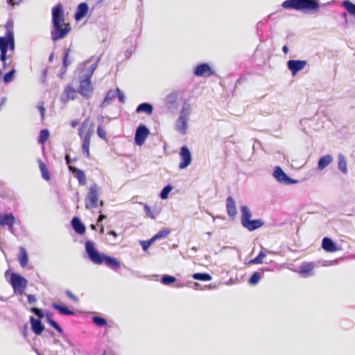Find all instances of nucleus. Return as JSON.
Here are the masks:
<instances>
[{
  "mask_svg": "<svg viewBox=\"0 0 355 355\" xmlns=\"http://www.w3.org/2000/svg\"><path fill=\"white\" fill-rule=\"evenodd\" d=\"M51 24V37L53 42L64 38L71 31L70 24H64V11L60 3L52 8Z\"/></svg>",
  "mask_w": 355,
  "mask_h": 355,
  "instance_id": "nucleus-1",
  "label": "nucleus"
},
{
  "mask_svg": "<svg viewBox=\"0 0 355 355\" xmlns=\"http://www.w3.org/2000/svg\"><path fill=\"white\" fill-rule=\"evenodd\" d=\"M85 252L89 259L94 264L101 265L104 263L108 268L115 271L120 268L121 263L117 259L100 252L92 241L85 242Z\"/></svg>",
  "mask_w": 355,
  "mask_h": 355,
  "instance_id": "nucleus-2",
  "label": "nucleus"
},
{
  "mask_svg": "<svg viewBox=\"0 0 355 355\" xmlns=\"http://www.w3.org/2000/svg\"><path fill=\"white\" fill-rule=\"evenodd\" d=\"M290 8L304 12H313L319 8L317 0H290Z\"/></svg>",
  "mask_w": 355,
  "mask_h": 355,
  "instance_id": "nucleus-3",
  "label": "nucleus"
},
{
  "mask_svg": "<svg viewBox=\"0 0 355 355\" xmlns=\"http://www.w3.org/2000/svg\"><path fill=\"white\" fill-rule=\"evenodd\" d=\"M9 283L13 288L14 293L17 295H21L28 285L27 279L15 272L10 275Z\"/></svg>",
  "mask_w": 355,
  "mask_h": 355,
  "instance_id": "nucleus-4",
  "label": "nucleus"
},
{
  "mask_svg": "<svg viewBox=\"0 0 355 355\" xmlns=\"http://www.w3.org/2000/svg\"><path fill=\"white\" fill-rule=\"evenodd\" d=\"M91 80V78L83 75H80L78 77L79 86L77 90L78 92L85 99H89L94 93V87Z\"/></svg>",
  "mask_w": 355,
  "mask_h": 355,
  "instance_id": "nucleus-5",
  "label": "nucleus"
},
{
  "mask_svg": "<svg viewBox=\"0 0 355 355\" xmlns=\"http://www.w3.org/2000/svg\"><path fill=\"white\" fill-rule=\"evenodd\" d=\"M100 188L96 184H92L88 189L85 198V207L87 209H94L98 206Z\"/></svg>",
  "mask_w": 355,
  "mask_h": 355,
  "instance_id": "nucleus-6",
  "label": "nucleus"
},
{
  "mask_svg": "<svg viewBox=\"0 0 355 355\" xmlns=\"http://www.w3.org/2000/svg\"><path fill=\"white\" fill-rule=\"evenodd\" d=\"M150 134V131L145 125H139L135 131V143L137 146H141Z\"/></svg>",
  "mask_w": 355,
  "mask_h": 355,
  "instance_id": "nucleus-7",
  "label": "nucleus"
},
{
  "mask_svg": "<svg viewBox=\"0 0 355 355\" xmlns=\"http://www.w3.org/2000/svg\"><path fill=\"white\" fill-rule=\"evenodd\" d=\"M180 157L181 162L179 164L180 169L186 168L191 163V153L187 146L181 147L180 151Z\"/></svg>",
  "mask_w": 355,
  "mask_h": 355,
  "instance_id": "nucleus-8",
  "label": "nucleus"
},
{
  "mask_svg": "<svg viewBox=\"0 0 355 355\" xmlns=\"http://www.w3.org/2000/svg\"><path fill=\"white\" fill-rule=\"evenodd\" d=\"M193 73L198 77L204 76L210 77L214 75V71L208 64L201 63L193 69Z\"/></svg>",
  "mask_w": 355,
  "mask_h": 355,
  "instance_id": "nucleus-9",
  "label": "nucleus"
},
{
  "mask_svg": "<svg viewBox=\"0 0 355 355\" xmlns=\"http://www.w3.org/2000/svg\"><path fill=\"white\" fill-rule=\"evenodd\" d=\"M272 176L279 183L286 185L288 184V175L280 166H276L274 168Z\"/></svg>",
  "mask_w": 355,
  "mask_h": 355,
  "instance_id": "nucleus-10",
  "label": "nucleus"
},
{
  "mask_svg": "<svg viewBox=\"0 0 355 355\" xmlns=\"http://www.w3.org/2000/svg\"><path fill=\"white\" fill-rule=\"evenodd\" d=\"M77 92L78 90L75 89L71 85H67L60 98L62 102L67 103L70 100H74L76 98Z\"/></svg>",
  "mask_w": 355,
  "mask_h": 355,
  "instance_id": "nucleus-11",
  "label": "nucleus"
},
{
  "mask_svg": "<svg viewBox=\"0 0 355 355\" xmlns=\"http://www.w3.org/2000/svg\"><path fill=\"white\" fill-rule=\"evenodd\" d=\"M315 268L314 263L313 262H304L299 268V273L305 277H310L313 275V271Z\"/></svg>",
  "mask_w": 355,
  "mask_h": 355,
  "instance_id": "nucleus-12",
  "label": "nucleus"
},
{
  "mask_svg": "<svg viewBox=\"0 0 355 355\" xmlns=\"http://www.w3.org/2000/svg\"><path fill=\"white\" fill-rule=\"evenodd\" d=\"M68 168L69 171L78 180L80 185H85L86 184V176L83 171L71 165H69Z\"/></svg>",
  "mask_w": 355,
  "mask_h": 355,
  "instance_id": "nucleus-13",
  "label": "nucleus"
},
{
  "mask_svg": "<svg viewBox=\"0 0 355 355\" xmlns=\"http://www.w3.org/2000/svg\"><path fill=\"white\" fill-rule=\"evenodd\" d=\"M307 62L305 60H290V71L293 76H295L297 71L303 69Z\"/></svg>",
  "mask_w": 355,
  "mask_h": 355,
  "instance_id": "nucleus-14",
  "label": "nucleus"
},
{
  "mask_svg": "<svg viewBox=\"0 0 355 355\" xmlns=\"http://www.w3.org/2000/svg\"><path fill=\"white\" fill-rule=\"evenodd\" d=\"M30 322L31 329L36 335H40L44 330V325L42 323L40 319H35L33 316H31Z\"/></svg>",
  "mask_w": 355,
  "mask_h": 355,
  "instance_id": "nucleus-15",
  "label": "nucleus"
},
{
  "mask_svg": "<svg viewBox=\"0 0 355 355\" xmlns=\"http://www.w3.org/2000/svg\"><path fill=\"white\" fill-rule=\"evenodd\" d=\"M226 210L227 215L230 217L234 218L237 214V211L235 201L232 196L227 197L226 200Z\"/></svg>",
  "mask_w": 355,
  "mask_h": 355,
  "instance_id": "nucleus-16",
  "label": "nucleus"
},
{
  "mask_svg": "<svg viewBox=\"0 0 355 355\" xmlns=\"http://www.w3.org/2000/svg\"><path fill=\"white\" fill-rule=\"evenodd\" d=\"M119 92V88H116L115 90H113V89L109 90L107 92L106 96H105L103 101L101 104L100 107L101 108H103V107L110 105L112 103V102L113 101V100L116 97V94Z\"/></svg>",
  "mask_w": 355,
  "mask_h": 355,
  "instance_id": "nucleus-17",
  "label": "nucleus"
},
{
  "mask_svg": "<svg viewBox=\"0 0 355 355\" xmlns=\"http://www.w3.org/2000/svg\"><path fill=\"white\" fill-rule=\"evenodd\" d=\"M263 225L264 222L261 219H250L243 227L252 232L261 227Z\"/></svg>",
  "mask_w": 355,
  "mask_h": 355,
  "instance_id": "nucleus-18",
  "label": "nucleus"
},
{
  "mask_svg": "<svg viewBox=\"0 0 355 355\" xmlns=\"http://www.w3.org/2000/svg\"><path fill=\"white\" fill-rule=\"evenodd\" d=\"M71 223L73 229L77 234H83L85 232V226L78 217L74 216Z\"/></svg>",
  "mask_w": 355,
  "mask_h": 355,
  "instance_id": "nucleus-19",
  "label": "nucleus"
},
{
  "mask_svg": "<svg viewBox=\"0 0 355 355\" xmlns=\"http://www.w3.org/2000/svg\"><path fill=\"white\" fill-rule=\"evenodd\" d=\"M88 5L85 2L80 3L76 9V12L74 15V18L76 21L82 19L88 12Z\"/></svg>",
  "mask_w": 355,
  "mask_h": 355,
  "instance_id": "nucleus-20",
  "label": "nucleus"
},
{
  "mask_svg": "<svg viewBox=\"0 0 355 355\" xmlns=\"http://www.w3.org/2000/svg\"><path fill=\"white\" fill-rule=\"evenodd\" d=\"M322 247L325 251L329 252H334L338 250L336 245L328 237H324L322 239Z\"/></svg>",
  "mask_w": 355,
  "mask_h": 355,
  "instance_id": "nucleus-21",
  "label": "nucleus"
},
{
  "mask_svg": "<svg viewBox=\"0 0 355 355\" xmlns=\"http://www.w3.org/2000/svg\"><path fill=\"white\" fill-rule=\"evenodd\" d=\"M191 113V106L188 100H184L182 107L180 113L179 117L189 120L190 114Z\"/></svg>",
  "mask_w": 355,
  "mask_h": 355,
  "instance_id": "nucleus-22",
  "label": "nucleus"
},
{
  "mask_svg": "<svg viewBox=\"0 0 355 355\" xmlns=\"http://www.w3.org/2000/svg\"><path fill=\"white\" fill-rule=\"evenodd\" d=\"M12 34L13 33L11 31H6L4 37H0V51H8V44L10 42Z\"/></svg>",
  "mask_w": 355,
  "mask_h": 355,
  "instance_id": "nucleus-23",
  "label": "nucleus"
},
{
  "mask_svg": "<svg viewBox=\"0 0 355 355\" xmlns=\"http://www.w3.org/2000/svg\"><path fill=\"white\" fill-rule=\"evenodd\" d=\"M259 270H261V272L257 271L254 272L251 277H250L248 280V283L250 285H256L259 283L261 278L263 276V272L269 270L268 268H260Z\"/></svg>",
  "mask_w": 355,
  "mask_h": 355,
  "instance_id": "nucleus-24",
  "label": "nucleus"
},
{
  "mask_svg": "<svg viewBox=\"0 0 355 355\" xmlns=\"http://www.w3.org/2000/svg\"><path fill=\"white\" fill-rule=\"evenodd\" d=\"M188 121L182 117H178L175 122V129L182 134H185L188 128Z\"/></svg>",
  "mask_w": 355,
  "mask_h": 355,
  "instance_id": "nucleus-25",
  "label": "nucleus"
},
{
  "mask_svg": "<svg viewBox=\"0 0 355 355\" xmlns=\"http://www.w3.org/2000/svg\"><path fill=\"white\" fill-rule=\"evenodd\" d=\"M91 133L88 131L84 136L83 141L82 144V150L84 155L87 157H89V144H90Z\"/></svg>",
  "mask_w": 355,
  "mask_h": 355,
  "instance_id": "nucleus-26",
  "label": "nucleus"
},
{
  "mask_svg": "<svg viewBox=\"0 0 355 355\" xmlns=\"http://www.w3.org/2000/svg\"><path fill=\"white\" fill-rule=\"evenodd\" d=\"M241 225H243L245 223H247L252 216V213L249 207L246 205H243L241 207Z\"/></svg>",
  "mask_w": 355,
  "mask_h": 355,
  "instance_id": "nucleus-27",
  "label": "nucleus"
},
{
  "mask_svg": "<svg viewBox=\"0 0 355 355\" xmlns=\"http://www.w3.org/2000/svg\"><path fill=\"white\" fill-rule=\"evenodd\" d=\"M153 111V105L149 103H142L139 104L135 112L137 113H146L147 114H151Z\"/></svg>",
  "mask_w": 355,
  "mask_h": 355,
  "instance_id": "nucleus-28",
  "label": "nucleus"
},
{
  "mask_svg": "<svg viewBox=\"0 0 355 355\" xmlns=\"http://www.w3.org/2000/svg\"><path fill=\"white\" fill-rule=\"evenodd\" d=\"M52 307L54 309L58 311L61 315H75V313L73 311L69 310L68 308H67L66 306H64L63 305H61V304H59L57 303H53Z\"/></svg>",
  "mask_w": 355,
  "mask_h": 355,
  "instance_id": "nucleus-29",
  "label": "nucleus"
},
{
  "mask_svg": "<svg viewBox=\"0 0 355 355\" xmlns=\"http://www.w3.org/2000/svg\"><path fill=\"white\" fill-rule=\"evenodd\" d=\"M333 161V157L331 155H327L322 157L318 162V169L319 171L323 170Z\"/></svg>",
  "mask_w": 355,
  "mask_h": 355,
  "instance_id": "nucleus-30",
  "label": "nucleus"
},
{
  "mask_svg": "<svg viewBox=\"0 0 355 355\" xmlns=\"http://www.w3.org/2000/svg\"><path fill=\"white\" fill-rule=\"evenodd\" d=\"M101 60V58L98 57L96 60V61L93 63L89 67L83 69L82 71V75L91 78L92 77L94 72L96 69V67L98 66V64Z\"/></svg>",
  "mask_w": 355,
  "mask_h": 355,
  "instance_id": "nucleus-31",
  "label": "nucleus"
},
{
  "mask_svg": "<svg viewBox=\"0 0 355 355\" xmlns=\"http://www.w3.org/2000/svg\"><path fill=\"white\" fill-rule=\"evenodd\" d=\"M342 6L345 8L350 15L355 17V4L349 1H344L342 3Z\"/></svg>",
  "mask_w": 355,
  "mask_h": 355,
  "instance_id": "nucleus-32",
  "label": "nucleus"
},
{
  "mask_svg": "<svg viewBox=\"0 0 355 355\" xmlns=\"http://www.w3.org/2000/svg\"><path fill=\"white\" fill-rule=\"evenodd\" d=\"M177 99V94L175 92H171L166 96L165 103L168 107H170L176 103Z\"/></svg>",
  "mask_w": 355,
  "mask_h": 355,
  "instance_id": "nucleus-33",
  "label": "nucleus"
},
{
  "mask_svg": "<svg viewBox=\"0 0 355 355\" xmlns=\"http://www.w3.org/2000/svg\"><path fill=\"white\" fill-rule=\"evenodd\" d=\"M192 277L198 281H210L211 280L212 277L208 273H200V272H196L192 275Z\"/></svg>",
  "mask_w": 355,
  "mask_h": 355,
  "instance_id": "nucleus-34",
  "label": "nucleus"
},
{
  "mask_svg": "<svg viewBox=\"0 0 355 355\" xmlns=\"http://www.w3.org/2000/svg\"><path fill=\"white\" fill-rule=\"evenodd\" d=\"M160 282L164 285L170 286L176 282V278L169 275H164L161 277Z\"/></svg>",
  "mask_w": 355,
  "mask_h": 355,
  "instance_id": "nucleus-35",
  "label": "nucleus"
},
{
  "mask_svg": "<svg viewBox=\"0 0 355 355\" xmlns=\"http://www.w3.org/2000/svg\"><path fill=\"white\" fill-rule=\"evenodd\" d=\"M93 323L98 327H103L107 325V320L100 316H93L92 318Z\"/></svg>",
  "mask_w": 355,
  "mask_h": 355,
  "instance_id": "nucleus-36",
  "label": "nucleus"
},
{
  "mask_svg": "<svg viewBox=\"0 0 355 355\" xmlns=\"http://www.w3.org/2000/svg\"><path fill=\"white\" fill-rule=\"evenodd\" d=\"M21 256L19 258V261L21 267H25L28 263V255L26 250L24 248H20Z\"/></svg>",
  "mask_w": 355,
  "mask_h": 355,
  "instance_id": "nucleus-37",
  "label": "nucleus"
},
{
  "mask_svg": "<svg viewBox=\"0 0 355 355\" xmlns=\"http://www.w3.org/2000/svg\"><path fill=\"white\" fill-rule=\"evenodd\" d=\"M144 211L146 216L152 219L155 218L156 216L158 215V211H157L156 209H151V208L147 205H144Z\"/></svg>",
  "mask_w": 355,
  "mask_h": 355,
  "instance_id": "nucleus-38",
  "label": "nucleus"
},
{
  "mask_svg": "<svg viewBox=\"0 0 355 355\" xmlns=\"http://www.w3.org/2000/svg\"><path fill=\"white\" fill-rule=\"evenodd\" d=\"M39 166L42 178L46 180H49L50 179V174L45 164L43 163L42 161H40Z\"/></svg>",
  "mask_w": 355,
  "mask_h": 355,
  "instance_id": "nucleus-39",
  "label": "nucleus"
},
{
  "mask_svg": "<svg viewBox=\"0 0 355 355\" xmlns=\"http://www.w3.org/2000/svg\"><path fill=\"white\" fill-rule=\"evenodd\" d=\"M266 257V254L264 252L261 251L259 254L254 259L249 261L248 264H260L263 263V259Z\"/></svg>",
  "mask_w": 355,
  "mask_h": 355,
  "instance_id": "nucleus-40",
  "label": "nucleus"
},
{
  "mask_svg": "<svg viewBox=\"0 0 355 355\" xmlns=\"http://www.w3.org/2000/svg\"><path fill=\"white\" fill-rule=\"evenodd\" d=\"M49 137V132L47 129H43L40 132L37 141L40 144H44Z\"/></svg>",
  "mask_w": 355,
  "mask_h": 355,
  "instance_id": "nucleus-41",
  "label": "nucleus"
},
{
  "mask_svg": "<svg viewBox=\"0 0 355 355\" xmlns=\"http://www.w3.org/2000/svg\"><path fill=\"white\" fill-rule=\"evenodd\" d=\"M170 230L167 228H164L160 230L156 234H155L153 238L156 241L162 238L166 237L169 233Z\"/></svg>",
  "mask_w": 355,
  "mask_h": 355,
  "instance_id": "nucleus-42",
  "label": "nucleus"
},
{
  "mask_svg": "<svg viewBox=\"0 0 355 355\" xmlns=\"http://www.w3.org/2000/svg\"><path fill=\"white\" fill-rule=\"evenodd\" d=\"M172 189L173 187L171 184H167L166 186H165L159 193L160 198L162 200L166 199Z\"/></svg>",
  "mask_w": 355,
  "mask_h": 355,
  "instance_id": "nucleus-43",
  "label": "nucleus"
},
{
  "mask_svg": "<svg viewBox=\"0 0 355 355\" xmlns=\"http://www.w3.org/2000/svg\"><path fill=\"white\" fill-rule=\"evenodd\" d=\"M15 73H16V71L14 69H12L10 71L6 73L3 77V80L4 83H10V82H12V80L14 79V76H15Z\"/></svg>",
  "mask_w": 355,
  "mask_h": 355,
  "instance_id": "nucleus-44",
  "label": "nucleus"
},
{
  "mask_svg": "<svg viewBox=\"0 0 355 355\" xmlns=\"http://www.w3.org/2000/svg\"><path fill=\"white\" fill-rule=\"evenodd\" d=\"M338 167L339 169L344 173H347V162L343 156L339 157Z\"/></svg>",
  "mask_w": 355,
  "mask_h": 355,
  "instance_id": "nucleus-45",
  "label": "nucleus"
},
{
  "mask_svg": "<svg viewBox=\"0 0 355 355\" xmlns=\"http://www.w3.org/2000/svg\"><path fill=\"white\" fill-rule=\"evenodd\" d=\"M275 13H271L270 15L267 16L263 20H261L257 23V31L259 35H261V28L262 27V26H263L268 21V19L270 18Z\"/></svg>",
  "mask_w": 355,
  "mask_h": 355,
  "instance_id": "nucleus-46",
  "label": "nucleus"
},
{
  "mask_svg": "<svg viewBox=\"0 0 355 355\" xmlns=\"http://www.w3.org/2000/svg\"><path fill=\"white\" fill-rule=\"evenodd\" d=\"M155 240L152 237L150 239L147 241H140V244L144 251H146L150 245L155 242Z\"/></svg>",
  "mask_w": 355,
  "mask_h": 355,
  "instance_id": "nucleus-47",
  "label": "nucleus"
},
{
  "mask_svg": "<svg viewBox=\"0 0 355 355\" xmlns=\"http://www.w3.org/2000/svg\"><path fill=\"white\" fill-rule=\"evenodd\" d=\"M70 49H66L64 53V56L62 58V66H64V67H67L70 64L71 62L68 60V57L69 55Z\"/></svg>",
  "mask_w": 355,
  "mask_h": 355,
  "instance_id": "nucleus-48",
  "label": "nucleus"
},
{
  "mask_svg": "<svg viewBox=\"0 0 355 355\" xmlns=\"http://www.w3.org/2000/svg\"><path fill=\"white\" fill-rule=\"evenodd\" d=\"M31 311L36 316L38 317V319L42 318L44 317V313L43 311L39 308L37 307H33L31 309Z\"/></svg>",
  "mask_w": 355,
  "mask_h": 355,
  "instance_id": "nucleus-49",
  "label": "nucleus"
},
{
  "mask_svg": "<svg viewBox=\"0 0 355 355\" xmlns=\"http://www.w3.org/2000/svg\"><path fill=\"white\" fill-rule=\"evenodd\" d=\"M48 323L60 334L63 333L62 329L53 319L51 320L50 322H48Z\"/></svg>",
  "mask_w": 355,
  "mask_h": 355,
  "instance_id": "nucleus-50",
  "label": "nucleus"
},
{
  "mask_svg": "<svg viewBox=\"0 0 355 355\" xmlns=\"http://www.w3.org/2000/svg\"><path fill=\"white\" fill-rule=\"evenodd\" d=\"M136 49L135 45H131L128 49L125 51L124 55L125 58L128 59L132 55V54L135 52Z\"/></svg>",
  "mask_w": 355,
  "mask_h": 355,
  "instance_id": "nucleus-51",
  "label": "nucleus"
},
{
  "mask_svg": "<svg viewBox=\"0 0 355 355\" xmlns=\"http://www.w3.org/2000/svg\"><path fill=\"white\" fill-rule=\"evenodd\" d=\"M97 135L99 137H101L103 139H106V133L102 129L101 126L99 125L97 128Z\"/></svg>",
  "mask_w": 355,
  "mask_h": 355,
  "instance_id": "nucleus-52",
  "label": "nucleus"
},
{
  "mask_svg": "<svg viewBox=\"0 0 355 355\" xmlns=\"http://www.w3.org/2000/svg\"><path fill=\"white\" fill-rule=\"evenodd\" d=\"M28 300V302L31 304H33L37 302V298L34 295L26 294Z\"/></svg>",
  "mask_w": 355,
  "mask_h": 355,
  "instance_id": "nucleus-53",
  "label": "nucleus"
},
{
  "mask_svg": "<svg viewBox=\"0 0 355 355\" xmlns=\"http://www.w3.org/2000/svg\"><path fill=\"white\" fill-rule=\"evenodd\" d=\"M28 331H29V329H28V324H25L23 326V327H22V330H21V333H22L23 337H24L25 339H27V338H28Z\"/></svg>",
  "mask_w": 355,
  "mask_h": 355,
  "instance_id": "nucleus-54",
  "label": "nucleus"
},
{
  "mask_svg": "<svg viewBox=\"0 0 355 355\" xmlns=\"http://www.w3.org/2000/svg\"><path fill=\"white\" fill-rule=\"evenodd\" d=\"M5 27L6 28V31H11L13 33V21L12 20H8L6 22Z\"/></svg>",
  "mask_w": 355,
  "mask_h": 355,
  "instance_id": "nucleus-55",
  "label": "nucleus"
},
{
  "mask_svg": "<svg viewBox=\"0 0 355 355\" xmlns=\"http://www.w3.org/2000/svg\"><path fill=\"white\" fill-rule=\"evenodd\" d=\"M65 293L73 301H74V302L78 301V298L75 295H73L70 291L67 290L65 291Z\"/></svg>",
  "mask_w": 355,
  "mask_h": 355,
  "instance_id": "nucleus-56",
  "label": "nucleus"
},
{
  "mask_svg": "<svg viewBox=\"0 0 355 355\" xmlns=\"http://www.w3.org/2000/svg\"><path fill=\"white\" fill-rule=\"evenodd\" d=\"M116 96L118 97L119 101L120 103H125V95H124V94H123V92L122 91H121L119 89V92L117 93Z\"/></svg>",
  "mask_w": 355,
  "mask_h": 355,
  "instance_id": "nucleus-57",
  "label": "nucleus"
},
{
  "mask_svg": "<svg viewBox=\"0 0 355 355\" xmlns=\"http://www.w3.org/2000/svg\"><path fill=\"white\" fill-rule=\"evenodd\" d=\"M8 49L13 52L15 51V38H14V33L12 34V36L11 37L10 42L8 44Z\"/></svg>",
  "mask_w": 355,
  "mask_h": 355,
  "instance_id": "nucleus-58",
  "label": "nucleus"
},
{
  "mask_svg": "<svg viewBox=\"0 0 355 355\" xmlns=\"http://www.w3.org/2000/svg\"><path fill=\"white\" fill-rule=\"evenodd\" d=\"M46 75H47V69L46 68V69L42 70V75H41V77H40V81L42 83H45Z\"/></svg>",
  "mask_w": 355,
  "mask_h": 355,
  "instance_id": "nucleus-59",
  "label": "nucleus"
},
{
  "mask_svg": "<svg viewBox=\"0 0 355 355\" xmlns=\"http://www.w3.org/2000/svg\"><path fill=\"white\" fill-rule=\"evenodd\" d=\"M85 123L86 121H85L78 129V135L81 138H84L85 136L83 129L85 128Z\"/></svg>",
  "mask_w": 355,
  "mask_h": 355,
  "instance_id": "nucleus-60",
  "label": "nucleus"
},
{
  "mask_svg": "<svg viewBox=\"0 0 355 355\" xmlns=\"http://www.w3.org/2000/svg\"><path fill=\"white\" fill-rule=\"evenodd\" d=\"M191 283V282H187V283H183V282H177L175 284V287L176 288H182L184 286H189V284Z\"/></svg>",
  "mask_w": 355,
  "mask_h": 355,
  "instance_id": "nucleus-61",
  "label": "nucleus"
},
{
  "mask_svg": "<svg viewBox=\"0 0 355 355\" xmlns=\"http://www.w3.org/2000/svg\"><path fill=\"white\" fill-rule=\"evenodd\" d=\"M67 68V67H64V66H62L60 68L58 77H60L61 79L63 78L64 74L66 73Z\"/></svg>",
  "mask_w": 355,
  "mask_h": 355,
  "instance_id": "nucleus-62",
  "label": "nucleus"
},
{
  "mask_svg": "<svg viewBox=\"0 0 355 355\" xmlns=\"http://www.w3.org/2000/svg\"><path fill=\"white\" fill-rule=\"evenodd\" d=\"M0 52H1V53H0V60H1V62L6 61V60H7V52L8 51H0Z\"/></svg>",
  "mask_w": 355,
  "mask_h": 355,
  "instance_id": "nucleus-63",
  "label": "nucleus"
},
{
  "mask_svg": "<svg viewBox=\"0 0 355 355\" xmlns=\"http://www.w3.org/2000/svg\"><path fill=\"white\" fill-rule=\"evenodd\" d=\"M107 352L103 351V352H93L90 355H107Z\"/></svg>",
  "mask_w": 355,
  "mask_h": 355,
  "instance_id": "nucleus-64",
  "label": "nucleus"
}]
</instances>
